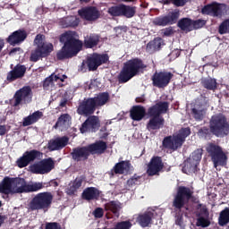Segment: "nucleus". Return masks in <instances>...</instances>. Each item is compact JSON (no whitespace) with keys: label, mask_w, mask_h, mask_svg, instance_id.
<instances>
[{"label":"nucleus","mask_w":229,"mask_h":229,"mask_svg":"<svg viewBox=\"0 0 229 229\" xmlns=\"http://www.w3.org/2000/svg\"><path fill=\"white\" fill-rule=\"evenodd\" d=\"M226 10V5L223 4H211L208 5H206L202 9V13H206L207 15H213L215 17H217V15H221V13H224V11Z\"/></svg>","instance_id":"obj_20"},{"label":"nucleus","mask_w":229,"mask_h":229,"mask_svg":"<svg viewBox=\"0 0 229 229\" xmlns=\"http://www.w3.org/2000/svg\"><path fill=\"white\" fill-rule=\"evenodd\" d=\"M187 3V0H173V4L175 6H183Z\"/></svg>","instance_id":"obj_51"},{"label":"nucleus","mask_w":229,"mask_h":229,"mask_svg":"<svg viewBox=\"0 0 229 229\" xmlns=\"http://www.w3.org/2000/svg\"><path fill=\"white\" fill-rule=\"evenodd\" d=\"M195 119H201L205 114V108L199 107L198 106L192 109Z\"/></svg>","instance_id":"obj_44"},{"label":"nucleus","mask_w":229,"mask_h":229,"mask_svg":"<svg viewBox=\"0 0 229 229\" xmlns=\"http://www.w3.org/2000/svg\"><path fill=\"white\" fill-rule=\"evenodd\" d=\"M71 126V116L67 114L61 115L55 125V128H58L61 131L67 130Z\"/></svg>","instance_id":"obj_27"},{"label":"nucleus","mask_w":229,"mask_h":229,"mask_svg":"<svg viewBox=\"0 0 229 229\" xmlns=\"http://www.w3.org/2000/svg\"><path fill=\"white\" fill-rule=\"evenodd\" d=\"M34 46H36L37 48L30 55L31 62H37L44 56H48L54 49L53 44L47 42L46 36L42 34L36 36Z\"/></svg>","instance_id":"obj_4"},{"label":"nucleus","mask_w":229,"mask_h":229,"mask_svg":"<svg viewBox=\"0 0 229 229\" xmlns=\"http://www.w3.org/2000/svg\"><path fill=\"white\" fill-rule=\"evenodd\" d=\"M108 62L107 55L93 54L86 62L82 63V71H85V67L89 68V71H96L101 64H106Z\"/></svg>","instance_id":"obj_14"},{"label":"nucleus","mask_w":229,"mask_h":229,"mask_svg":"<svg viewBox=\"0 0 229 229\" xmlns=\"http://www.w3.org/2000/svg\"><path fill=\"white\" fill-rule=\"evenodd\" d=\"M26 73V67L22 65H16L13 71L7 75L8 81H13L18 78H22Z\"/></svg>","instance_id":"obj_26"},{"label":"nucleus","mask_w":229,"mask_h":229,"mask_svg":"<svg viewBox=\"0 0 229 229\" xmlns=\"http://www.w3.org/2000/svg\"><path fill=\"white\" fill-rule=\"evenodd\" d=\"M173 78V73L169 72H156L152 77L153 85L162 89L169 85V81Z\"/></svg>","instance_id":"obj_16"},{"label":"nucleus","mask_w":229,"mask_h":229,"mask_svg":"<svg viewBox=\"0 0 229 229\" xmlns=\"http://www.w3.org/2000/svg\"><path fill=\"white\" fill-rule=\"evenodd\" d=\"M122 1H125L126 3H131V1H135V0H122Z\"/></svg>","instance_id":"obj_59"},{"label":"nucleus","mask_w":229,"mask_h":229,"mask_svg":"<svg viewBox=\"0 0 229 229\" xmlns=\"http://www.w3.org/2000/svg\"><path fill=\"white\" fill-rule=\"evenodd\" d=\"M106 210H110L114 214L115 216H119V211L123 207L121 206V203L119 201H111L105 206Z\"/></svg>","instance_id":"obj_33"},{"label":"nucleus","mask_w":229,"mask_h":229,"mask_svg":"<svg viewBox=\"0 0 229 229\" xmlns=\"http://www.w3.org/2000/svg\"><path fill=\"white\" fill-rule=\"evenodd\" d=\"M210 131L216 137L228 135L229 123L226 121V117L223 114L213 115L210 120Z\"/></svg>","instance_id":"obj_9"},{"label":"nucleus","mask_w":229,"mask_h":229,"mask_svg":"<svg viewBox=\"0 0 229 229\" xmlns=\"http://www.w3.org/2000/svg\"><path fill=\"white\" fill-rule=\"evenodd\" d=\"M191 196H192V191H191L189 188L179 187L174 199V207H175V208H182V207L191 199Z\"/></svg>","instance_id":"obj_15"},{"label":"nucleus","mask_w":229,"mask_h":229,"mask_svg":"<svg viewBox=\"0 0 229 229\" xmlns=\"http://www.w3.org/2000/svg\"><path fill=\"white\" fill-rule=\"evenodd\" d=\"M177 19L178 13H172L165 17L156 18L154 20V24H157V26H167V24H174Z\"/></svg>","instance_id":"obj_25"},{"label":"nucleus","mask_w":229,"mask_h":229,"mask_svg":"<svg viewBox=\"0 0 229 229\" xmlns=\"http://www.w3.org/2000/svg\"><path fill=\"white\" fill-rule=\"evenodd\" d=\"M26 37H28V34L26 33V31L16 30L8 37L7 42L11 46H17V44H21V42H24V40H26Z\"/></svg>","instance_id":"obj_23"},{"label":"nucleus","mask_w":229,"mask_h":229,"mask_svg":"<svg viewBox=\"0 0 229 229\" xmlns=\"http://www.w3.org/2000/svg\"><path fill=\"white\" fill-rule=\"evenodd\" d=\"M144 67L142 64V61L139 59H131L128 61L120 73L119 80L123 83H126V81H130L133 76H137L140 69Z\"/></svg>","instance_id":"obj_6"},{"label":"nucleus","mask_w":229,"mask_h":229,"mask_svg":"<svg viewBox=\"0 0 229 229\" xmlns=\"http://www.w3.org/2000/svg\"><path fill=\"white\" fill-rule=\"evenodd\" d=\"M30 173L34 174H47L55 169V161L51 158L43 159L29 167Z\"/></svg>","instance_id":"obj_12"},{"label":"nucleus","mask_w":229,"mask_h":229,"mask_svg":"<svg viewBox=\"0 0 229 229\" xmlns=\"http://www.w3.org/2000/svg\"><path fill=\"white\" fill-rule=\"evenodd\" d=\"M79 15L85 21H97L99 19V11L96 7H89L79 11Z\"/></svg>","instance_id":"obj_22"},{"label":"nucleus","mask_w":229,"mask_h":229,"mask_svg":"<svg viewBox=\"0 0 229 229\" xmlns=\"http://www.w3.org/2000/svg\"><path fill=\"white\" fill-rule=\"evenodd\" d=\"M219 33L225 35V33H229V19L225 21L219 27Z\"/></svg>","instance_id":"obj_45"},{"label":"nucleus","mask_w":229,"mask_h":229,"mask_svg":"<svg viewBox=\"0 0 229 229\" xmlns=\"http://www.w3.org/2000/svg\"><path fill=\"white\" fill-rule=\"evenodd\" d=\"M202 155H203V149L199 148L195 150L191 154V156L184 162L182 172L185 173L186 174L196 173V169H198V165L201 160Z\"/></svg>","instance_id":"obj_11"},{"label":"nucleus","mask_w":229,"mask_h":229,"mask_svg":"<svg viewBox=\"0 0 229 229\" xmlns=\"http://www.w3.org/2000/svg\"><path fill=\"white\" fill-rule=\"evenodd\" d=\"M60 42H63L64 47L57 52L58 60H65V58H72L76 56L81 47H83V43L78 40V35L76 32L68 31L64 33L60 38Z\"/></svg>","instance_id":"obj_1"},{"label":"nucleus","mask_w":229,"mask_h":229,"mask_svg":"<svg viewBox=\"0 0 229 229\" xmlns=\"http://www.w3.org/2000/svg\"><path fill=\"white\" fill-rule=\"evenodd\" d=\"M218 223L220 226H225V225H228L229 223V209L225 208L220 213V216L218 218Z\"/></svg>","instance_id":"obj_38"},{"label":"nucleus","mask_w":229,"mask_h":229,"mask_svg":"<svg viewBox=\"0 0 229 229\" xmlns=\"http://www.w3.org/2000/svg\"><path fill=\"white\" fill-rule=\"evenodd\" d=\"M163 35L165 37H169L170 35H173V29L172 28H167L162 30Z\"/></svg>","instance_id":"obj_52"},{"label":"nucleus","mask_w":229,"mask_h":229,"mask_svg":"<svg viewBox=\"0 0 229 229\" xmlns=\"http://www.w3.org/2000/svg\"><path fill=\"white\" fill-rule=\"evenodd\" d=\"M208 153L211 157V160L214 164V166L216 168L218 167V165H225L226 162L228 160V157L226 156V153L223 151L221 147L209 143L206 148Z\"/></svg>","instance_id":"obj_10"},{"label":"nucleus","mask_w":229,"mask_h":229,"mask_svg":"<svg viewBox=\"0 0 229 229\" xmlns=\"http://www.w3.org/2000/svg\"><path fill=\"white\" fill-rule=\"evenodd\" d=\"M99 130V118L97 116L89 117L81 127V133H87V131H96Z\"/></svg>","instance_id":"obj_19"},{"label":"nucleus","mask_w":229,"mask_h":229,"mask_svg":"<svg viewBox=\"0 0 229 229\" xmlns=\"http://www.w3.org/2000/svg\"><path fill=\"white\" fill-rule=\"evenodd\" d=\"M64 80H67V76L66 75H55V74H52L51 76L47 77L45 81H44V87H52L53 83H55V81H64Z\"/></svg>","instance_id":"obj_30"},{"label":"nucleus","mask_w":229,"mask_h":229,"mask_svg":"<svg viewBox=\"0 0 229 229\" xmlns=\"http://www.w3.org/2000/svg\"><path fill=\"white\" fill-rule=\"evenodd\" d=\"M42 112L40 111H37L35 113H33L31 115H29L28 117L24 118L23 120V126H30L35 123H37V121H38V119L42 118Z\"/></svg>","instance_id":"obj_29"},{"label":"nucleus","mask_w":229,"mask_h":229,"mask_svg":"<svg viewBox=\"0 0 229 229\" xmlns=\"http://www.w3.org/2000/svg\"><path fill=\"white\" fill-rule=\"evenodd\" d=\"M2 194H21L28 192V184L24 179H12L5 177L0 183Z\"/></svg>","instance_id":"obj_2"},{"label":"nucleus","mask_w":229,"mask_h":229,"mask_svg":"<svg viewBox=\"0 0 229 229\" xmlns=\"http://www.w3.org/2000/svg\"><path fill=\"white\" fill-rule=\"evenodd\" d=\"M178 26L179 28H181V30H182V31H192V30H194V25H192V21L187 18L181 20L178 22Z\"/></svg>","instance_id":"obj_35"},{"label":"nucleus","mask_w":229,"mask_h":229,"mask_svg":"<svg viewBox=\"0 0 229 229\" xmlns=\"http://www.w3.org/2000/svg\"><path fill=\"white\" fill-rule=\"evenodd\" d=\"M130 169V163L128 161H122L114 165V173L116 174H124Z\"/></svg>","instance_id":"obj_31"},{"label":"nucleus","mask_w":229,"mask_h":229,"mask_svg":"<svg viewBox=\"0 0 229 229\" xmlns=\"http://www.w3.org/2000/svg\"><path fill=\"white\" fill-rule=\"evenodd\" d=\"M82 197L84 199H96L99 197V191L96 188H88L83 191Z\"/></svg>","instance_id":"obj_32"},{"label":"nucleus","mask_w":229,"mask_h":229,"mask_svg":"<svg viewBox=\"0 0 229 229\" xmlns=\"http://www.w3.org/2000/svg\"><path fill=\"white\" fill-rule=\"evenodd\" d=\"M191 135V129L184 128L179 131L177 134L165 138L163 140V146L168 149H178L181 146H183L185 139Z\"/></svg>","instance_id":"obj_8"},{"label":"nucleus","mask_w":229,"mask_h":229,"mask_svg":"<svg viewBox=\"0 0 229 229\" xmlns=\"http://www.w3.org/2000/svg\"><path fill=\"white\" fill-rule=\"evenodd\" d=\"M175 223L179 226H183V220L182 218L177 219Z\"/></svg>","instance_id":"obj_55"},{"label":"nucleus","mask_w":229,"mask_h":229,"mask_svg":"<svg viewBox=\"0 0 229 229\" xmlns=\"http://www.w3.org/2000/svg\"><path fill=\"white\" fill-rule=\"evenodd\" d=\"M3 47H4V40L0 39V51L3 49Z\"/></svg>","instance_id":"obj_56"},{"label":"nucleus","mask_w":229,"mask_h":229,"mask_svg":"<svg viewBox=\"0 0 229 229\" xmlns=\"http://www.w3.org/2000/svg\"><path fill=\"white\" fill-rule=\"evenodd\" d=\"M65 22L64 24H63L64 28H67L69 26H77L78 24H80V20L74 16H71L65 19Z\"/></svg>","instance_id":"obj_40"},{"label":"nucleus","mask_w":229,"mask_h":229,"mask_svg":"<svg viewBox=\"0 0 229 229\" xmlns=\"http://www.w3.org/2000/svg\"><path fill=\"white\" fill-rule=\"evenodd\" d=\"M201 215L204 216V217H208V211L207 210V208H202Z\"/></svg>","instance_id":"obj_54"},{"label":"nucleus","mask_w":229,"mask_h":229,"mask_svg":"<svg viewBox=\"0 0 229 229\" xmlns=\"http://www.w3.org/2000/svg\"><path fill=\"white\" fill-rule=\"evenodd\" d=\"M99 42V37L98 35H89L85 38L84 44L86 47H94V46H98Z\"/></svg>","instance_id":"obj_37"},{"label":"nucleus","mask_w":229,"mask_h":229,"mask_svg":"<svg viewBox=\"0 0 229 229\" xmlns=\"http://www.w3.org/2000/svg\"><path fill=\"white\" fill-rule=\"evenodd\" d=\"M144 115H146V110L142 106H137L131 110V117L133 121H142Z\"/></svg>","instance_id":"obj_28"},{"label":"nucleus","mask_w":229,"mask_h":229,"mask_svg":"<svg viewBox=\"0 0 229 229\" xmlns=\"http://www.w3.org/2000/svg\"><path fill=\"white\" fill-rule=\"evenodd\" d=\"M136 101H137L138 103L142 102V100H140L139 98H137Z\"/></svg>","instance_id":"obj_60"},{"label":"nucleus","mask_w":229,"mask_h":229,"mask_svg":"<svg viewBox=\"0 0 229 229\" xmlns=\"http://www.w3.org/2000/svg\"><path fill=\"white\" fill-rule=\"evenodd\" d=\"M164 167V164L162 163V158L158 157H153L147 169V174L148 176H155L157 173H160Z\"/></svg>","instance_id":"obj_21"},{"label":"nucleus","mask_w":229,"mask_h":229,"mask_svg":"<svg viewBox=\"0 0 229 229\" xmlns=\"http://www.w3.org/2000/svg\"><path fill=\"white\" fill-rule=\"evenodd\" d=\"M53 201V195L50 192L38 193L30 202L31 210H40V208H47Z\"/></svg>","instance_id":"obj_13"},{"label":"nucleus","mask_w":229,"mask_h":229,"mask_svg":"<svg viewBox=\"0 0 229 229\" xmlns=\"http://www.w3.org/2000/svg\"><path fill=\"white\" fill-rule=\"evenodd\" d=\"M167 103L160 102L148 110V114L152 117L148 123V130H158L164 126V119L160 117V114L167 112Z\"/></svg>","instance_id":"obj_5"},{"label":"nucleus","mask_w":229,"mask_h":229,"mask_svg":"<svg viewBox=\"0 0 229 229\" xmlns=\"http://www.w3.org/2000/svg\"><path fill=\"white\" fill-rule=\"evenodd\" d=\"M4 221V219L3 218V216H0V226H1V225H3Z\"/></svg>","instance_id":"obj_58"},{"label":"nucleus","mask_w":229,"mask_h":229,"mask_svg":"<svg viewBox=\"0 0 229 229\" xmlns=\"http://www.w3.org/2000/svg\"><path fill=\"white\" fill-rule=\"evenodd\" d=\"M162 46H164V40L161 38H156L147 45V49L157 51V49H160V47Z\"/></svg>","instance_id":"obj_36"},{"label":"nucleus","mask_w":229,"mask_h":229,"mask_svg":"<svg viewBox=\"0 0 229 229\" xmlns=\"http://www.w3.org/2000/svg\"><path fill=\"white\" fill-rule=\"evenodd\" d=\"M81 1H86V0H81Z\"/></svg>","instance_id":"obj_62"},{"label":"nucleus","mask_w":229,"mask_h":229,"mask_svg":"<svg viewBox=\"0 0 229 229\" xmlns=\"http://www.w3.org/2000/svg\"><path fill=\"white\" fill-rule=\"evenodd\" d=\"M108 13L113 17H119V15H123V5L109 8Z\"/></svg>","instance_id":"obj_42"},{"label":"nucleus","mask_w":229,"mask_h":229,"mask_svg":"<svg viewBox=\"0 0 229 229\" xmlns=\"http://www.w3.org/2000/svg\"><path fill=\"white\" fill-rule=\"evenodd\" d=\"M44 187L42 182H34L32 184H27V192H36L37 191H40Z\"/></svg>","instance_id":"obj_43"},{"label":"nucleus","mask_w":229,"mask_h":229,"mask_svg":"<svg viewBox=\"0 0 229 229\" xmlns=\"http://www.w3.org/2000/svg\"><path fill=\"white\" fill-rule=\"evenodd\" d=\"M108 101V94L101 93L94 98L84 100L78 108V114L81 115H90L98 106H103Z\"/></svg>","instance_id":"obj_3"},{"label":"nucleus","mask_w":229,"mask_h":229,"mask_svg":"<svg viewBox=\"0 0 229 229\" xmlns=\"http://www.w3.org/2000/svg\"><path fill=\"white\" fill-rule=\"evenodd\" d=\"M69 143V138H56L55 140H51L48 142V149L50 151H56L58 149H62V148H65V145Z\"/></svg>","instance_id":"obj_24"},{"label":"nucleus","mask_w":229,"mask_h":229,"mask_svg":"<svg viewBox=\"0 0 229 229\" xmlns=\"http://www.w3.org/2000/svg\"><path fill=\"white\" fill-rule=\"evenodd\" d=\"M6 133V127L0 125V135H4Z\"/></svg>","instance_id":"obj_53"},{"label":"nucleus","mask_w":229,"mask_h":229,"mask_svg":"<svg viewBox=\"0 0 229 229\" xmlns=\"http://www.w3.org/2000/svg\"><path fill=\"white\" fill-rule=\"evenodd\" d=\"M46 229H61L60 225L56 223H48L46 225Z\"/></svg>","instance_id":"obj_49"},{"label":"nucleus","mask_w":229,"mask_h":229,"mask_svg":"<svg viewBox=\"0 0 229 229\" xmlns=\"http://www.w3.org/2000/svg\"><path fill=\"white\" fill-rule=\"evenodd\" d=\"M137 221L142 228H146V226H149L151 225V213H147L144 215H140L137 218Z\"/></svg>","instance_id":"obj_34"},{"label":"nucleus","mask_w":229,"mask_h":229,"mask_svg":"<svg viewBox=\"0 0 229 229\" xmlns=\"http://www.w3.org/2000/svg\"><path fill=\"white\" fill-rule=\"evenodd\" d=\"M16 51H21V48H14L11 50L10 55H13V53H15Z\"/></svg>","instance_id":"obj_57"},{"label":"nucleus","mask_w":229,"mask_h":229,"mask_svg":"<svg viewBox=\"0 0 229 229\" xmlns=\"http://www.w3.org/2000/svg\"><path fill=\"white\" fill-rule=\"evenodd\" d=\"M95 217H103V208H98L94 212H93Z\"/></svg>","instance_id":"obj_50"},{"label":"nucleus","mask_w":229,"mask_h":229,"mask_svg":"<svg viewBox=\"0 0 229 229\" xmlns=\"http://www.w3.org/2000/svg\"><path fill=\"white\" fill-rule=\"evenodd\" d=\"M122 15H124L125 17H128V18L133 17L135 15V8L123 5Z\"/></svg>","instance_id":"obj_39"},{"label":"nucleus","mask_w":229,"mask_h":229,"mask_svg":"<svg viewBox=\"0 0 229 229\" xmlns=\"http://www.w3.org/2000/svg\"><path fill=\"white\" fill-rule=\"evenodd\" d=\"M31 98H32V93H31V88L25 86L23 88H21V89H19L18 91H16L15 95H14V99H15V106H17V105H21V103H30V101H31Z\"/></svg>","instance_id":"obj_18"},{"label":"nucleus","mask_w":229,"mask_h":229,"mask_svg":"<svg viewBox=\"0 0 229 229\" xmlns=\"http://www.w3.org/2000/svg\"><path fill=\"white\" fill-rule=\"evenodd\" d=\"M41 157L42 153L37 150L27 151L16 161V164L20 168L26 167L29 165L30 162H33V160H36V158H40Z\"/></svg>","instance_id":"obj_17"},{"label":"nucleus","mask_w":229,"mask_h":229,"mask_svg":"<svg viewBox=\"0 0 229 229\" xmlns=\"http://www.w3.org/2000/svg\"><path fill=\"white\" fill-rule=\"evenodd\" d=\"M1 205H2V204H1V201H0V207H1Z\"/></svg>","instance_id":"obj_61"},{"label":"nucleus","mask_w":229,"mask_h":229,"mask_svg":"<svg viewBox=\"0 0 229 229\" xmlns=\"http://www.w3.org/2000/svg\"><path fill=\"white\" fill-rule=\"evenodd\" d=\"M208 225H210V222L207 218L199 217L197 220V226H202L203 228H207V226H208Z\"/></svg>","instance_id":"obj_46"},{"label":"nucleus","mask_w":229,"mask_h":229,"mask_svg":"<svg viewBox=\"0 0 229 229\" xmlns=\"http://www.w3.org/2000/svg\"><path fill=\"white\" fill-rule=\"evenodd\" d=\"M206 24V21L204 20H198L195 21H192L193 30H199V28H203Z\"/></svg>","instance_id":"obj_47"},{"label":"nucleus","mask_w":229,"mask_h":229,"mask_svg":"<svg viewBox=\"0 0 229 229\" xmlns=\"http://www.w3.org/2000/svg\"><path fill=\"white\" fill-rule=\"evenodd\" d=\"M106 149V143L104 141H98L89 145L88 148H76L72 152V157L74 160H85L90 153L95 155L96 153H103Z\"/></svg>","instance_id":"obj_7"},{"label":"nucleus","mask_w":229,"mask_h":229,"mask_svg":"<svg viewBox=\"0 0 229 229\" xmlns=\"http://www.w3.org/2000/svg\"><path fill=\"white\" fill-rule=\"evenodd\" d=\"M203 85L205 89H208L209 90H215L217 88V82L215 79H208L203 81Z\"/></svg>","instance_id":"obj_41"},{"label":"nucleus","mask_w":229,"mask_h":229,"mask_svg":"<svg viewBox=\"0 0 229 229\" xmlns=\"http://www.w3.org/2000/svg\"><path fill=\"white\" fill-rule=\"evenodd\" d=\"M81 187V179H75L73 184L72 186V191H68V194H72L76 189H80Z\"/></svg>","instance_id":"obj_48"}]
</instances>
